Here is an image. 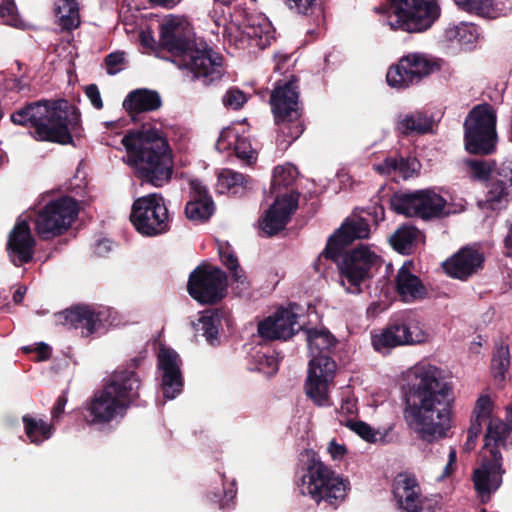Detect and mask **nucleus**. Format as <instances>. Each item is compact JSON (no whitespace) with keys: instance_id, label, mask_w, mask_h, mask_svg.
Here are the masks:
<instances>
[{"instance_id":"obj_54","label":"nucleus","mask_w":512,"mask_h":512,"mask_svg":"<svg viewBox=\"0 0 512 512\" xmlns=\"http://www.w3.org/2000/svg\"><path fill=\"white\" fill-rule=\"evenodd\" d=\"M16 5L14 0H2L0 4V16L2 18H13L15 15Z\"/></svg>"},{"instance_id":"obj_20","label":"nucleus","mask_w":512,"mask_h":512,"mask_svg":"<svg viewBox=\"0 0 512 512\" xmlns=\"http://www.w3.org/2000/svg\"><path fill=\"white\" fill-rule=\"evenodd\" d=\"M301 329L298 315L291 309L280 307L273 314L258 323V335L264 341L292 338Z\"/></svg>"},{"instance_id":"obj_1","label":"nucleus","mask_w":512,"mask_h":512,"mask_svg":"<svg viewBox=\"0 0 512 512\" xmlns=\"http://www.w3.org/2000/svg\"><path fill=\"white\" fill-rule=\"evenodd\" d=\"M403 416L417 437L433 443L447 436L454 402L452 386L431 364L415 365L408 373Z\"/></svg>"},{"instance_id":"obj_38","label":"nucleus","mask_w":512,"mask_h":512,"mask_svg":"<svg viewBox=\"0 0 512 512\" xmlns=\"http://www.w3.org/2000/svg\"><path fill=\"white\" fill-rule=\"evenodd\" d=\"M510 367V350L508 346H496L491 359V373L497 382H503Z\"/></svg>"},{"instance_id":"obj_7","label":"nucleus","mask_w":512,"mask_h":512,"mask_svg":"<svg viewBox=\"0 0 512 512\" xmlns=\"http://www.w3.org/2000/svg\"><path fill=\"white\" fill-rule=\"evenodd\" d=\"M299 79L292 75L289 80L275 83L270 95V106L277 127L276 143L286 150L304 132V107L299 100Z\"/></svg>"},{"instance_id":"obj_21","label":"nucleus","mask_w":512,"mask_h":512,"mask_svg":"<svg viewBox=\"0 0 512 512\" xmlns=\"http://www.w3.org/2000/svg\"><path fill=\"white\" fill-rule=\"evenodd\" d=\"M36 240L27 220H18L9 232L6 251L11 263L20 267L33 260Z\"/></svg>"},{"instance_id":"obj_32","label":"nucleus","mask_w":512,"mask_h":512,"mask_svg":"<svg viewBox=\"0 0 512 512\" xmlns=\"http://www.w3.org/2000/svg\"><path fill=\"white\" fill-rule=\"evenodd\" d=\"M432 128V118L420 111L400 115L396 123V130L404 136L423 135L431 132Z\"/></svg>"},{"instance_id":"obj_16","label":"nucleus","mask_w":512,"mask_h":512,"mask_svg":"<svg viewBox=\"0 0 512 512\" xmlns=\"http://www.w3.org/2000/svg\"><path fill=\"white\" fill-rule=\"evenodd\" d=\"M228 276L221 268L201 263L189 275L187 291L201 305H215L227 294Z\"/></svg>"},{"instance_id":"obj_10","label":"nucleus","mask_w":512,"mask_h":512,"mask_svg":"<svg viewBox=\"0 0 512 512\" xmlns=\"http://www.w3.org/2000/svg\"><path fill=\"white\" fill-rule=\"evenodd\" d=\"M386 12L392 30L421 33L441 16L438 0H388Z\"/></svg>"},{"instance_id":"obj_30","label":"nucleus","mask_w":512,"mask_h":512,"mask_svg":"<svg viewBox=\"0 0 512 512\" xmlns=\"http://www.w3.org/2000/svg\"><path fill=\"white\" fill-rule=\"evenodd\" d=\"M395 289L401 299L405 302H412L423 299L427 289L421 279L411 273L409 268L403 265L395 277Z\"/></svg>"},{"instance_id":"obj_23","label":"nucleus","mask_w":512,"mask_h":512,"mask_svg":"<svg viewBox=\"0 0 512 512\" xmlns=\"http://www.w3.org/2000/svg\"><path fill=\"white\" fill-rule=\"evenodd\" d=\"M488 209L498 210L512 200V161L503 162L485 183Z\"/></svg>"},{"instance_id":"obj_18","label":"nucleus","mask_w":512,"mask_h":512,"mask_svg":"<svg viewBox=\"0 0 512 512\" xmlns=\"http://www.w3.org/2000/svg\"><path fill=\"white\" fill-rule=\"evenodd\" d=\"M503 457L500 450L493 449L490 455H484L479 467L471 475L474 490L479 502L483 505L491 501L492 495L498 491L503 483Z\"/></svg>"},{"instance_id":"obj_60","label":"nucleus","mask_w":512,"mask_h":512,"mask_svg":"<svg viewBox=\"0 0 512 512\" xmlns=\"http://www.w3.org/2000/svg\"><path fill=\"white\" fill-rule=\"evenodd\" d=\"M152 4L166 9L174 8L181 0H149Z\"/></svg>"},{"instance_id":"obj_13","label":"nucleus","mask_w":512,"mask_h":512,"mask_svg":"<svg viewBox=\"0 0 512 512\" xmlns=\"http://www.w3.org/2000/svg\"><path fill=\"white\" fill-rule=\"evenodd\" d=\"M391 209L400 215L431 221L447 217V200L433 188L398 191L390 197Z\"/></svg>"},{"instance_id":"obj_19","label":"nucleus","mask_w":512,"mask_h":512,"mask_svg":"<svg viewBox=\"0 0 512 512\" xmlns=\"http://www.w3.org/2000/svg\"><path fill=\"white\" fill-rule=\"evenodd\" d=\"M486 263L484 252L475 245H466L442 262L443 272L463 282L479 275Z\"/></svg>"},{"instance_id":"obj_28","label":"nucleus","mask_w":512,"mask_h":512,"mask_svg":"<svg viewBox=\"0 0 512 512\" xmlns=\"http://www.w3.org/2000/svg\"><path fill=\"white\" fill-rule=\"evenodd\" d=\"M162 106L160 94L155 90L139 88L131 91L123 101V108L133 122L140 120L139 115L158 110Z\"/></svg>"},{"instance_id":"obj_45","label":"nucleus","mask_w":512,"mask_h":512,"mask_svg":"<svg viewBox=\"0 0 512 512\" xmlns=\"http://www.w3.org/2000/svg\"><path fill=\"white\" fill-rule=\"evenodd\" d=\"M234 151L238 158L246 160L249 163L256 160V152L245 137L236 136Z\"/></svg>"},{"instance_id":"obj_49","label":"nucleus","mask_w":512,"mask_h":512,"mask_svg":"<svg viewBox=\"0 0 512 512\" xmlns=\"http://www.w3.org/2000/svg\"><path fill=\"white\" fill-rule=\"evenodd\" d=\"M492 412V401L488 395H482L476 401L473 415L490 420Z\"/></svg>"},{"instance_id":"obj_24","label":"nucleus","mask_w":512,"mask_h":512,"mask_svg":"<svg viewBox=\"0 0 512 512\" xmlns=\"http://www.w3.org/2000/svg\"><path fill=\"white\" fill-rule=\"evenodd\" d=\"M180 357L171 348H161L158 353V368L162 371V392L166 399H174L182 392L183 377Z\"/></svg>"},{"instance_id":"obj_15","label":"nucleus","mask_w":512,"mask_h":512,"mask_svg":"<svg viewBox=\"0 0 512 512\" xmlns=\"http://www.w3.org/2000/svg\"><path fill=\"white\" fill-rule=\"evenodd\" d=\"M78 213L79 206L73 197L61 196L50 200L36 216L35 231L44 241L63 235L71 227Z\"/></svg>"},{"instance_id":"obj_34","label":"nucleus","mask_w":512,"mask_h":512,"mask_svg":"<svg viewBox=\"0 0 512 512\" xmlns=\"http://www.w3.org/2000/svg\"><path fill=\"white\" fill-rule=\"evenodd\" d=\"M464 11L495 19L506 14L507 8L498 0H454Z\"/></svg>"},{"instance_id":"obj_9","label":"nucleus","mask_w":512,"mask_h":512,"mask_svg":"<svg viewBox=\"0 0 512 512\" xmlns=\"http://www.w3.org/2000/svg\"><path fill=\"white\" fill-rule=\"evenodd\" d=\"M427 339L428 333L414 310H403L393 314L383 328L371 333V345L382 355L390 354L397 347L425 343Z\"/></svg>"},{"instance_id":"obj_42","label":"nucleus","mask_w":512,"mask_h":512,"mask_svg":"<svg viewBox=\"0 0 512 512\" xmlns=\"http://www.w3.org/2000/svg\"><path fill=\"white\" fill-rule=\"evenodd\" d=\"M415 238L416 230L414 228L402 227L393 234L391 243L397 251L402 252L412 246Z\"/></svg>"},{"instance_id":"obj_64","label":"nucleus","mask_w":512,"mask_h":512,"mask_svg":"<svg viewBox=\"0 0 512 512\" xmlns=\"http://www.w3.org/2000/svg\"><path fill=\"white\" fill-rule=\"evenodd\" d=\"M450 464H454L456 462V451L454 449H451L449 452V461Z\"/></svg>"},{"instance_id":"obj_22","label":"nucleus","mask_w":512,"mask_h":512,"mask_svg":"<svg viewBox=\"0 0 512 512\" xmlns=\"http://www.w3.org/2000/svg\"><path fill=\"white\" fill-rule=\"evenodd\" d=\"M299 195V192L292 191L282 197H276L260 221L264 233L274 236L286 227L298 208Z\"/></svg>"},{"instance_id":"obj_58","label":"nucleus","mask_w":512,"mask_h":512,"mask_svg":"<svg viewBox=\"0 0 512 512\" xmlns=\"http://www.w3.org/2000/svg\"><path fill=\"white\" fill-rule=\"evenodd\" d=\"M507 233L504 237V247L507 249L506 255L512 256V222H506Z\"/></svg>"},{"instance_id":"obj_25","label":"nucleus","mask_w":512,"mask_h":512,"mask_svg":"<svg viewBox=\"0 0 512 512\" xmlns=\"http://www.w3.org/2000/svg\"><path fill=\"white\" fill-rule=\"evenodd\" d=\"M393 495L399 508L405 512H421L423 499L417 478L409 473H399L393 482Z\"/></svg>"},{"instance_id":"obj_37","label":"nucleus","mask_w":512,"mask_h":512,"mask_svg":"<svg viewBox=\"0 0 512 512\" xmlns=\"http://www.w3.org/2000/svg\"><path fill=\"white\" fill-rule=\"evenodd\" d=\"M219 257L221 263L230 272V276L233 282L238 283L244 289H248L250 284L247 279L246 273L244 269L240 266L238 257L236 256V254L229 245H227L226 247L219 248Z\"/></svg>"},{"instance_id":"obj_51","label":"nucleus","mask_w":512,"mask_h":512,"mask_svg":"<svg viewBox=\"0 0 512 512\" xmlns=\"http://www.w3.org/2000/svg\"><path fill=\"white\" fill-rule=\"evenodd\" d=\"M236 493H237V490L233 485L228 490L224 491L223 496L221 494H213V497H210V499L214 503H218L219 508L223 509V508L228 507L230 502H232L234 500V498L236 497Z\"/></svg>"},{"instance_id":"obj_2","label":"nucleus","mask_w":512,"mask_h":512,"mask_svg":"<svg viewBox=\"0 0 512 512\" xmlns=\"http://www.w3.org/2000/svg\"><path fill=\"white\" fill-rule=\"evenodd\" d=\"M370 235V225L361 216L345 219L341 226L328 238L325 249L314 262V270L324 273L327 269L325 262L337 264L339 281L345 291L350 294H361L363 285L369 287L373 277L372 269L378 262V256L366 246H359L349 252L345 249L354 240L366 239Z\"/></svg>"},{"instance_id":"obj_39","label":"nucleus","mask_w":512,"mask_h":512,"mask_svg":"<svg viewBox=\"0 0 512 512\" xmlns=\"http://www.w3.org/2000/svg\"><path fill=\"white\" fill-rule=\"evenodd\" d=\"M464 164L468 168L471 179L481 183H486L495 171L493 167L495 162L484 159L467 158Z\"/></svg>"},{"instance_id":"obj_6","label":"nucleus","mask_w":512,"mask_h":512,"mask_svg":"<svg viewBox=\"0 0 512 512\" xmlns=\"http://www.w3.org/2000/svg\"><path fill=\"white\" fill-rule=\"evenodd\" d=\"M160 46L175 56L174 62L187 69L194 79L208 86L219 82L224 74L223 57L212 49L200 50L186 38L181 26L174 20L160 25Z\"/></svg>"},{"instance_id":"obj_63","label":"nucleus","mask_w":512,"mask_h":512,"mask_svg":"<svg viewBox=\"0 0 512 512\" xmlns=\"http://www.w3.org/2000/svg\"><path fill=\"white\" fill-rule=\"evenodd\" d=\"M506 422L505 424L508 425L510 431H512V407L511 406H508L506 408Z\"/></svg>"},{"instance_id":"obj_36","label":"nucleus","mask_w":512,"mask_h":512,"mask_svg":"<svg viewBox=\"0 0 512 512\" xmlns=\"http://www.w3.org/2000/svg\"><path fill=\"white\" fill-rule=\"evenodd\" d=\"M54 12L59 17V25L63 30L72 31L79 27L81 21L77 0H60Z\"/></svg>"},{"instance_id":"obj_26","label":"nucleus","mask_w":512,"mask_h":512,"mask_svg":"<svg viewBox=\"0 0 512 512\" xmlns=\"http://www.w3.org/2000/svg\"><path fill=\"white\" fill-rule=\"evenodd\" d=\"M189 201L185 206V216L196 223L207 222L215 211L214 201L205 185L198 179L189 182Z\"/></svg>"},{"instance_id":"obj_55","label":"nucleus","mask_w":512,"mask_h":512,"mask_svg":"<svg viewBox=\"0 0 512 512\" xmlns=\"http://www.w3.org/2000/svg\"><path fill=\"white\" fill-rule=\"evenodd\" d=\"M139 40L143 47L154 50L157 42L151 31H141L139 34Z\"/></svg>"},{"instance_id":"obj_29","label":"nucleus","mask_w":512,"mask_h":512,"mask_svg":"<svg viewBox=\"0 0 512 512\" xmlns=\"http://www.w3.org/2000/svg\"><path fill=\"white\" fill-rule=\"evenodd\" d=\"M243 35L249 40L250 46L265 49L275 40V30L267 18L251 17L243 26Z\"/></svg>"},{"instance_id":"obj_44","label":"nucleus","mask_w":512,"mask_h":512,"mask_svg":"<svg viewBox=\"0 0 512 512\" xmlns=\"http://www.w3.org/2000/svg\"><path fill=\"white\" fill-rule=\"evenodd\" d=\"M294 169L284 166L274 168L271 186L276 189L277 186L289 187L295 180Z\"/></svg>"},{"instance_id":"obj_61","label":"nucleus","mask_w":512,"mask_h":512,"mask_svg":"<svg viewBox=\"0 0 512 512\" xmlns=\"http://www.w3.org/2000/svg\"><path fill=\"white\" fill-rule=\"evenodd\" d=\"M477 438H478L477 436H473V435L467 433V440L463 446L464 451H466V452L472 451L476 445Z\"/></svg>"},{"instance_id":"obj_53","label":"nucleus","mask_w":512,"mask_h":512,"mask_svg":"<svg viewBox=\"0 0 512 512\" xmlns=\"http://www.w3.org/2000/svg\"><path fill=\"white\" fill-rule=\"evenodd\" d=\"M67 395L66 393H62L56 400L52 411L51 416L53 420H57L61 417V415L64 413V408L67 403Z\"/></svg>"},{"instance_id":"obj_27","label":"nucleus","mask_w":512,"mask_h":512,"mask_svg":"<svg viewBox=\"0 0 512 512\" xmlns=\"http://www.w3.org/2000/svg\"><path fill=\"white\" fill-rule=\"evenodd\" d=\"M101 312L87 305H75L56 315L57 321L72 328H81L82 335L88 337L102 327Z\"/></svg>"},{"instance_id":"obj_4","label":"nucleus","mask_w":512,"mask_h":512,"mask_svg":"<svg viewBox=\"0 0 512 512\" xmlns=\"http://www.w3.org/2000/svg\"><path fill=\"white\" fill-rule=\"evenodd\" d=\"M141 360L134 358L129 367H119L100 390L94 392L85 407L84 419L89 426H104L125 418L128 410L139 406L141 379L135 371Z\"/></svg>"},{"instance_id":"obj_5","label":"nucleus","mask_w":512,"mask_h":512,"mask_svg":"<svg viewBox=\"0 0 512 512\" xmlns=\"http://www.w3.org/2000/svg\"><path fill=\"white\" fill-rule=\"evenodd\" d=\"M128 157V164L135 168V175L155 187L168 183L173 174L172 151L163 133L151 124L129 130L121 140Z\"/></svg>"},{"instance_id":"obj_8","label":"nucleus","mask_w":512,"mask_h":512,"mask_svg":"<svg viewBox=\"0 0 512 512\" xmlns=\"http://www.w3.org/2000/svg\"><path fill=\"white\" fill-rule=\"evenodd\" d=\"M307 342L311 355L306 393L319 406L328 400V382L334 377L336 363L331 357L338 341L327 329H308Z\"/></svg>"},{"instance_id":"obj_11","label":"nucleus","mask_w":512,"mask_h":512,"mask_svg":"<svg viewBox=\"0 0 512 512\" xmlns=\"http://www.w3.org/2000/svg\"><path fill=\"white\" fill-rule=\"evenodd\" d=\"M496 113L488 104L473 107L465 118L464 147L471 155L488 156L497 148Z\"/></svg>"},{"instance_id":"obj_14","label":"nucleus","mask_w":512,"mask_h":512,"mask_svg":"<svg viewBox=\"0 0 512 512\" xmlns=\"http://www.w3.org/2000/svg\"><path fill=\"white\" fill-rule=\"evenodd\" d=\"M129 219L135 230L146 237L167 233L172 221L165 198L160 193H150L135 199Z\"/></svg>"},{"instance_id":"obj_41","label":"nucleus","mask_w":512,"mask_h":512,"mask_svg":"<svg viewBox=\"0 0 512 512\" xmlns=\"http://www.w3.org/2000/svg\"><path fill=\"white\" fill-rule=\"evenodd\" d=\"M200 328L197 330H201L203 336L206 338L207 342L215 346L219 344V325H220V317L218 313H212L210 315H204L199 319Z\"/></svg>"},{"instance_id":"obj_59","label":"nucleus","mask_w":512,"mask_h":512,"mask_svg":"<svg viewBox=\"0 0 512 512\" xmlns=\"http://www.w3.org/2000/svg\"><path fill=\"white\" fill-rule=\"evenodd\" d=\"M36 350H37L38 356H39V358L41 360H46L51 355L50 347L47 344L43 343V342L38 344Z\"/></svg>"},{"instance_id":"obj_3","label":"nucleus","mask_w":512,"mask_h":512,"mask_svg":"<svg viewBox=\"0 0 512 512\" xmlns=\"http://www.w3.org/2000/svg\"><path fill=\"white\" fill-rule=\"evenodd\" d=\"M13 124L28 129L38 142L74 145L73 134L81 129V114L65 99H41L26 103L10 115Z\"/></svg>"},{"instance_id":"obj_31","label":"nucleus","mask_w":512,"mask_h":512,"mask_svg":"<svg viewBox=\"0 0 512 512\" xmlns=\"http://www.w3.org/2000/svg\"><path fill=\"white\" fill-rule=\"evenodd\" d=\"M420 168L421 164L415 157H387L377 166L379 172L398 175L404 180L418 176Z\"/></svg>"},{"instance_id":"obj_46","label":"nucleus","mask_w":512,"mask_h":512,"mask_svg":"<svg viewBox=\"0 0 512 512\" xmlns=\"http://www.w3.org/2000/svg\"><path fill=\"white\" fill-rule=\"evenodd\" d=\"M219 182L222 187L231 189L236 186L246 185L247 179L243 174L227 169L220 174Z\"/></svg>"},{"instance_id":"obj_35","label":"nucleus","mask_w":512,"mask_h":512,"mask_svg":"<svg viewBox=\"0 0 512 512\" xmlns=\"http://www.w3.org/2000/svg\"><path fill=\"white\" fill-rule=\"evenodd\" d=\"M25 435L30 443L41 445L50 439L55 431L54 426L42 419L35 418L29 414L22 417Z\"/></svg>"},{"instance_id":"obj_47","label":"nucleus","mask_w":512,"mask_h":512,"mask_svg":"<svg viewBox=\"0 0 512 512\" xmlns=\"http://www.w3.org/2000/svg\"><path fill=\"white\" fill-rule=\"evenodd\" d=\"M222 102L225 107H230L234 110H238L246 102V97L241 90L231 88L223 96Z\"/></svg>"},{"instance_id":"obj_43","label":"nucleus","mask_w":512,"mask_h":512,"mask_svg":"<svg viewBox=\"0 0 512 512\" xmlns=\"http://www.w3.org/2000/svg\"><path fill=\"white\" fill-rule=\"evenodd\" d=\"M344 425L369 443H375L377 441L376 436L378 433L364 421L348 419Z\"/></svg>"},{"instance_id":"obj_12","label":"nucleus","mask_w":512,"mask_h":512,"mask_svg":"<svg viewBox=\"0 0 512 512\" xmlns=\"http://www.w3.org/2000/svg\"><path fill=\"white\" fill-rule=\"evenodd\" d=\"M301 481L306 486L307 494L317 504L325 501L334 509L344 501L349 490L348 480L336 475L331 468L316 458L308 461Z\"/></svg>"},{"instance_id":"obj_48","label":"nucleus","mask_w":512,"mask_h":512,"mask_svg":"<svg viewBox=\"0 0 512 512\" xmlns=\"http://www.w3.org/2000/svg\"><path fill=\"white\" fill-rule=\"evenodd\" d=\"M284 2L290 9H295L304 15L313 14L319 6V0H284Z\"/></svg>"},{"instance_id":"obj_33","label":"nucleus","mask_w":512,"mask_h":512,"mask_svg":"<svg viewBox=\"0 0 512 512\" xmlns=\"http://www.w3.org/2000/svg\"><path fill=\"white\" fill-rule=\"evenodd\" d=\"M512 431L508 425L500 418H490L488 420L487 431L484 435V448L490 452L494 448L500 447L508 449L512 446V440L509 441Z\"/></svg>"},{"instance_id":"obj_62","label":"nucleus","mask_w":512,"mask_h":512,"mask_svg":"<svg viewBox=\"0 0 512 512\" xmlns=\"http://www.w3.org/2000/svg\"><path fill=\"white\" fill-rule=\"evenodd\" d=\"M26 287L20 286L13 294V301L15 304H20L25 296Z\"/></svg>"},{"instance_id":"obj_17","label":"nucleus","mask_w":512,"mask_h":512,"mask_svg":"<svg viewBox=\"0 0 512 512\" xmlns=\"http://www.w3.org/2000/svg\"><path fill=\"white\" fill-rule=\"evenodd\" d=\"M440 66L422 53H409L392 64L386 73V82L391 88L405 90L419 84Z\"/></svg>"},{"instance_id":"obj_50","label":"nucleus","mask_w":512,"mask_h":512,"mask_svg":"<svg viewBox=\"0 0 512 512\" xmlns=\"http://www.w3.org/2000/svg\"><path fill=\"white\" fill-rule=\"evenodd\" d=\"M125 61L124 52H113L105 57L106 70L109 75H115L120 71L119 65Z\"/></svg>"},{"instance_id":"obj_40","label":"nucleus","mask_w":512,"mask_h":512,"mask_svg":"<svg viewBox=\"0 0 512 512\" xmlns=\"http://www.w3.org/2000/svg\"><path fill=\"white\" fill-rule=\"evenodd\" d=\"M445 36L449 41H455L460 45H466L475 42L478 35L474 25L460 23L459 25L448 28L445 31Z\"/></svg>"},{"instance_id":"obj_57","label":"nucleus","mask_w":512,"mask_h":512,"mask_svg":"<svg viewBox=\"0 0 512 512\" xmlns=\"http://www.w3.org/2000/svg\"><path fill=\"white\" fill-rule=\"evenodd\" d=\"M328 451L333 459H339L346 454L347 449L344 445H340L335 440H332L329 443Z\"/></svg>"},{"instance_id":"obj_52","label":"nucleus","mask_w":512,"mask_h":512,"mask_svg":"<svg viewBox=\"0 0 512 512\" xmlns=\"http://www.w3.org/2000/svg\"><path fill=\"white\" fill-rule=\"evenodd\" d=\"M85 94L94 108H96L97 110L103 108V101L100 95L99 88L96 84H89L85 88Z\"/></svg>"},{"instance_id":"obj_56","label":"nucleus","mask_w":512,"mask_h":512,"mask_svg":"<svg viewBox=\"0 0 512 512\" xmlns=\"http://www.w3.org/2000/svg\"><path fill=\"white\" fill-rule=\"evenodd\" d=\"M486 421H487V419L473 415L472 419H471V425H470L467 433L478 437L482 431V424L485 423Z\"/></svg>"}]
</instances>
